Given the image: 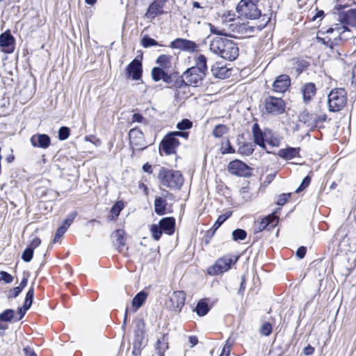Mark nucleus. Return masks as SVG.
Masks as SVG:
<instances>
[{"label":"nucleus","mask_w":356,"mask_h":356,"mask_svg":"<svg viewBox=\"0 0 356 356\" xmlns=\"http://www.w3.org/2000/svg\"><path fill=\"white\" fill-rule=\"evenodd\" d=\"M207 58L200 54L195 58V66L186 70L181 75V82L185 86L198 87L202 81L207 72Z\"/></svg>","instance_id":"f257e3e1"},{"label":"nucleus","mask_w":356,"mask_h":356,"mask_svg":"<svg viewBox=\"0 0 356 356\" xmlns=\"http://www.w3.org/2000/svg\"><path fill=\"white\" fill-rule=\"evenodd\" d=\"M210 50L220 57L229 60H234L238 56L236 44L227 38L216 36L210 42Z\"/></svg>","instance_id":"f03ea898"},{"label":"nucleus","mask_w":356,"mask_h":356,"mask_svg":"<svg viewBox=\"0 0 356 356\" xmlns=\"http://www.w3.org/2000/svg\"><path fill=\"white\" fill-rule=\"evenodd\" d=\"M158 179L163 186L174 189L180 188L184 181L180 172L170 170L165 168H161Z\"/></svg>","instance_id":"7ed1b4c3"},{"label":"nucleus","mask_w":356,"mask_h":356,"mask_svg":"<svg viewBox=\"0 0 356 356\" xmlns=\"http://www.w3.org/2000/svg\"><path fill=\"white\" fill-rule=\"evenodd\" d=\"M325 33H334L336 36L333 39L328 38L326 40L320 37H317L316 39L319 43L328 46L330 48H332L333 45L339 44V40H347L350 37V31L346 26L341 24H336L334 27L329 28Z\"/></svg>","instance_id":"20e7f679"},{"label":"nucleus","mask_w":356,"mask_h":356,"mask_svg":"<svg viewBox=\"0 0 356 356\" xmlns=\"http://www.w3.org/2000/svg\"><path fill=\"white\" fill-rule=\"evenodd\" d=\"M346 92L343 88H335L328 95V106L330 111H341L346 104Z\"/></svg>","instance_id":"39448f33"},{"label":"nucleus","mask_w":356,"mask_h":356,"mask_svg":"<svg viewBox=\"0 0 356 356\" xmlns=\"http://www.w3.org/2000/svg\"><path fill=\"white\" fill-rule=\"evenodd\" d=\"M237 260L238 257L235 256L225 255L218 259L212 266L209 267L207 273L212 276L220 275L230 269L232 265L234 264Z\"/></svg>","instance_id":"423d86ee"},{"label":"nucleus","mask_w":356,"mask_h":356,"mask_svg":"<svg viewBox=\"0 0 356 356\" xmlns=\"http://www.w3.org/2000/svg\"><path fill=\"white\" fill-rule=\"evenodd\" d=\"M255 29L254 26H250L248 23L241 22V20L238 19L233 24H228L226 31L229 33L228 36H231L233 33H237L242 37L249 38L252 36Z\"/></svg>","instance_id":"0eeeda50"},{"label":"nucleus","mask_w":356,"mask_h":356,"mask_svg":"<svg viewBox=\"0 0 356 356\" xmlns=\"http://www.w3.org/2000/svg\"><path fill=\"white\" fill-rule=\"evenodd\" d=\"M258 2L239 3L236 7L237 13L250 19H255L261 16V11L257 7Z\"/></svg>","instance_id":"6e6552de"},{"label":"nucleus","mask_w":356,"mask_h":356,"mask_svg":"<svg viewBox=\"0 0 356 356\" xmlns=\"http://www.w3.org/2000/svg\"><path fill=\"white\" fill-rule=\"evenodd\" d=\"M264 105L266 113L273 115L281 114L285 110V104L282 98L269 96L265 99Z\"/></svg>","instance_id":"1a4fd4ad"},{"label":"nucleus","mask_w":356,"mask_h":356,"mask_svg":"<svg viewBox=\"0 0 356 356\" xmlns=\"http://www.w3.org/2000/svg\"><path fill=\"white\" fill-rule=\"evenodd\" d=\"M130 145L133 149V154L136 152L143 151L147 145L145 143L144 136L141 131L138 129H132L129 133Z\"/></svg>","instance_id":"9d476101"},{"label":"nucleus","mask_w":356,"mask_h":356,"mask_svg":"<svg viewBox=\"0 0 356 356\" xmlns=\"http://www.w3.org/2000/svg\"><path fill=\"white\" fill-rule=\"evenodd\" d=\"M142 73V63L135 58L127 65L125 76L127 79L131 78L134 81H138L141 79Z\"/></svg>","instance_id":"9b49d317"},{"label":"nucleus","mask_w":356,"mask_h":356,"mask_svg":"<svg viewBox=\"0 0 356 356\" xmlns=\"http://www.w3.org/2000/svg\"><path fill=\"white\" fill-rule=\"evenodd\" d=\"M186 300V294L181 291L174 292L170 298L168 307L176 312H179L184 307Z\"/></svg>","instance_id":"f8f14e48"},{"label":"nucleus","mask_w":356,"mask_h":356,"mask_svg":"<svg viewBox=\"0 0 356 356\" xmlns=\"http://www.w3.org/2000/svg\"><path fill=\"white\" fill-rule=\"evenodd\" d=\"M179 145L178 139L169 134L163 139L160 145V151L164 152L168 155L172 154L175 152V149Z\"/></svg>","instance_id":"ddd939ff"},{"label":"nucleus","mask_w":356,"mask_h":356,"mask_svg":"<svg viewBox=\"0 0 356 356\" xmlns=\"http://www.w3.org/2000/svg\"><path fill=\"white\" fill-rule=\"evenodd\" d=\"M170 47L183 51H195L197 45L195 42L183 38H177L170 43Z\"/></svg>","instance_id":"4468645a"},{"label":"nucleus","mask_w":356,"mask_h":356,"mask_svg":"<svg viewBox=\"0 0 356 356\" xmlns=\"http://www.w3.org/2000/svg\"><path fill=\"white\" fill-rule=\"evenodd\" d=\"M15 38L9 31H6L0 35V47L2 51L10 54L14 51Z\"/></svg>","instance_id":"2eb2a0df"},{"label":"nucleus","mask_w":356,"mask_h":356,"mask_svg":"<svg viewBox=\"0 0 356 356\" xmlns=\"http://www.w3.org/2000/svg\"><path fill=\"white\" fill-rule=\"evenodd\" d=\"M252 132L253 135L254 143L261 148L266 149L265 142L268 141V140L266 139V132L263 131L257 123H254L252 125Z\"/></svg>","instance_id":"dca6fc26"},{"label":"nucleus","mask_w":356,"mask_h":356,"mask_svg":"<svg viewBox=\"0 0 356 356\" xmlns=\"http://www.w3.org/2000/svg\"><path fill=\"white\" fill-rule=\"evenodd\" d=\"M279 219L275 214H270L261 219L255 225L256 229L261 232L266 228H274L278 223Z\"/></svg>","instance_id":"f3484780"},{"label":"nucleus","mask_w":356,"mask_h":356,"mask_svg":"<svg viewBox=\"0 0 356 356\" xmlns=\"http://www.w3.org/2000/svg\"><path fill=\"white\" fill-rule=\"evenodd\" d=\"M31 143L35 147L47 149L51 143L49 136L47 134H36L31 136Z\"/></svg>","instance_id":"a211bd4d"},{"label":"nucleus","mask_w":356,"mask_h":356,"mask_svg":"<svg viewBox=\"0 0 356 356\" xmlns=\"http://www.w3.org/2000/svg\"><path fill=\"white\" fill-rule=\"evenodd\" d=\"M290 86V79L286 74H282L277 77L273 84V89L276 92H285Z\"/></svg>","instance_id":"6ab92c4d"},{"label":"nucleus","mask_w":356,"mask_h":356,"mask_svg":"<svg viewBox=\"0 0 356 356\" xmlns=\"http://www.w3.org/2000/svg\"><path fill=\"white\" fill-rule=\"evenodd\" d=\"M227 168L230 173L238 176H243L248 169L247 165L239 160L231 161Z\"/></svg>","instance_id":"aec40b11"},{"label":"nucleus","mask_w":356,"mask_h":356,"mask_svg":"<svg viewBox=\"0 0 356 356\" xmlns=\"http://www.w3.org/2000/svg\"><path fill=\"white\" fill-rule=\"evenodd\" d=\"M152 77L154 81L163 80L167 83H169L171 81V76L169 74L168 72L164 70L161 67H153L152 70Z\"/></svg>","instance_id":"412c9836"},{"label":"nucleus","mask_w":356,"mask_h":356,"mask_svg":"<svg viewBox=\"0 0 356 356\" xmlns=\"http://www.w3.org/2000/svg\"><path fill=\"white\" fill-rule=\"evenodd\" d=\"M302 98L305 103L309 102L315 96L316 88L313 83H307L304 84L301 88Z\"/></svg>","instance_id":"4be33fe9"},{"label":"nucleus","mask_w":356,"mask_h":356,"mask_svg":"<svg viewBox=\"0 0 356 356\" xmlns=\"http://www.w3.org/2000/svg\"><path fill=\"white\" fill-rule=\"evenodd\" d=\"M163 13V3L159 1H154L151 3L145 13V16L148 19H154L157 15Z\"/></svg>","instance_id":"5701e85b"},{"label":"nucleus","mask_w":356,"mask_h":356,"mask_svg":"<svg viewBox=\"0 0 356 356\" xmlns=\"http://www.w3.org/2000/svg\"><path fill=\"white\" fill-rule=\"evenodd\" d=\"M145 323L143 320L139 319L136 321V330H135V341L134 343L133 353L137 354L136 346H140V341L143 339V334L144 332Z\"/></svg>","instance_id":"b1692460"},{"label":"nucleus","mask_w":356,"mask_h":356,"mask_svg":"<svg viewBox=\"0 0 356 356\" xmlns=\"http://www.w3.org/2000/svg\"><path fill=\"white\" fill-rule=\"evenodd\" d=\"M159 224L166 234L171 235L174 233L175 221L173 218H164L159 221Z\"/></svg>","instance_id":"393cba45"},{"label":"nucleus","mask_w":356,"mask_h":356,"mask_svg":"<svg viewBox=\"0 0 356 356\" xmlns=\"http://www.w3.org/2000/svg\"><path fill=\"white\" fill-rule=\"evenodd\" d=\"M299 148L295 147L280 149L278 151L277 155L285 160H291L299 156Z\"/></svg>","instance_id":"a878e982"},{"label":"nucleus","mask_w":356,"mask_h":356,"mask_svg":"<svg viewBox=\"0 0 356 356\" xmlns=\"http://www.w3.org/2000/svg\"><path fill=\"white\" fill-rule=\"evenodd\" d=\"M172 56L163 54L157 58L156 63L159 65V67H161L168 72L170 68H172Z\"/></svg>","instance_id":"bb28decb"},{"label":"nucleus","mask_w":356,"mask_h":356,"mask_svg":"<svg viewBox=\"0 0 356 356\" xmlns=\"http://www.w3.org/2000/svg\"><path fill=\"white\" fill-rule=\"evenodd\" d=\"M112 236L115 239V244L118 247L119 252L125 244L124 231L123 229H117L113 233Z\"/></svg>","instance_id":"cd10ccee"},{"label":"nucleus","mask_w":356,"mask_h":356,"mask_svg":"<svg viewBox=\"0 0 356 356\" xmlns=\"http://www.w3.org/2000/svg\"><path fill=\"white\" fill-rule=\"evenodd\" d=\"M168 337L165 334H163L158 339L156 343V349L160 356H163L164 352L168 348Z\"/></svg>","instance_id":"c85d7f7f"},{"label":"nucleus","mask_w":356,"mask_h":356,"mask_svg":"<svg viewBox=\"0 0 356 356\" xmlns=\"http://www.w3.org/2000/svg\"><path fill=\"white\" fill-rule=\"evenodd\" d=\"M166 200L159 197L154 200V211L159 215H164L166 211Z\"/></svg>","instance_id":"c756f323"},{"label":"nucleus","mask_w":356,"mask_h":356,"mask_svg":"<svg viewBox=\"0 0 356 356\" xmlns=\"http://www.w3.org/2000/svg\"><path fill=\"white\" fill-rule=\"evenodd\" d=\"M316 118V114L309 113L307 111H304L300 114V120L307 124L308 126H315V119Z\"/></svg>","instance_id":"7c9ffc66"},{"label":"nucleus","mask_w":356,"mask_h":356,"mask_svg":"<svg viewBox=\"0 0 356 356\" xmlns=\"http://www.w3.org/2000/svg\"><path fill=\"white\" fill-rule=\"evenodd\" d=\"M254 145L252 143H243L238 147V152L242 155L250 156L254 150Z\"/></svg>","instance_id":"2f4dec72"},{"label":"nucleus","mask_w":356,"mask_h":356,"mask_svg":"<svg viewBox=\"0 0 356 356\" xmlns=\"http://www.w3.org/2000/svg\"><path fill=\"white\" fill-rule=\"evenodd\" d=\"M344 21L352 26H356V7L347 10L344 13Z\"/></svg>","instance_id":"473e14b6"},{"label":"nucleus","mask_w":356,"mask_h":356,"mask_svg":"<svg viewBox=\"0 0 356 356\" xmlns=\"http://www.w3.org/2000/svg\"><path fill=\"white\" fill-rule=\"evenodd\" d=\"M147 298V294L146 293L143 291L139 292L133 299L132 300V305L134 307H135L134 312L136 311L139 307L142 306L143 302Z\"/></svg>","instance_id":"72a5a7b5"},{"label":"nucleus","mask_w":356,"mask_h":356,"mask_svg":"<svg viewBox=\"0 0 356 356\" xmlns=\"http://www.w3.org/2000/svg\"><path fill=\"white\" fill-rule=\"evenodd\" d=\"M213 75L219 79H225L229 74V71L225 67H216L212 68Z\"/></svg>","instance_id":"f704fd0d"},{"label":"nucleus","mask_w":356,"mask_h":356,"mask_svg":"<svg viewBox=\"0 0 356 356\" xmlns=\"http://www.w3.org/2000/svg\"><path fill=\"white\" fill-rule=\"evenodd\" d=\"M209 306L207 302H206L204 300H200L197 306L195 311L198 316H204L206 315L209 312Z\"/></svg>","instance_id":"c9c22d12"},{"label":"nucleus","mask_w":356,"mask_h":356,"mask_svg":"<svg viewBox=\"0 0 356 356\" xmlns=\"http://www.w3.org/2000/svg\"><path fill=\"white\" fill-rule=\"evenodd\" d=\"M229 128L225 124H218L213 129L212 134L216 138H220L227 134Z\"/></svg>","instance_id":"e433bc0d"},{"label":"nucleus","mask_w":356,"mask_h":356,"mask_svg":"<svg viewBox=\"0 0 356 356\" xmlns=\"http://www.w3.org/2000/svg\"><path fill=\"white\" fill-rule=\"evenodd\" d=\"M150 232L152 236V238L159 241L161 238V234L163 232L159 224H153L150 227Z\"/></svg>","instance_id":"4c0bfd02"},{"label":"nucleus","mask_w":356,"mask_h":356,"mask_svg":"<svg viewBox=\"0 0 356 356\" xmlns=\"http://www.w3.org/2000/svg\"><path fill=\"white\" fill-rule=\"evenodd\" d=\"M34 296V289L31 286L28 292L26 293V298L24 300V310H28L32 305L33 299Z\"/></svg>","instance_id":"58836bf2"},{"label":"nucleus","mask_w":356,"mask_h":356,"mask_svg":"<svg viewBox=\"0 0 356 356\" xmlns=\"http://www.w3.org/2000/svg\"><path fill=\"white\" fill-rule=\"evenodd\" d=\"M222 23L225 28L228 27V24H233L234 21H236L238 19L234 18V15L228 12L227 13H225L222 16Z\"/></svg>","instance_id":"ea45409f"},{"label":"nucleus","mask_w":356,"mask_h":356,"mask_svg":"<svg viewBox=\"0 0 356 356\" xmlns=\"http://www.w3.org/2000/svg\"><path fill=\"white\" fill-rule=\"evenodd\" d=\"M232 214V212L230 211H226L224 214H222L218 216L217 220L215 222L213 225V227L215 229H218L220 225L227 219L229 218Z\"/></svg>","instance_id":"a19ab883"},{"label":"nucleus","mask_w":356,"mask_h":356,"mask_svg":"<svg viewBox=\"0 0 356 356\" xmlns=\"http://www.w3.org/2000/svg\"><path fill=\"white\" fill-rule=\"evenodd\" d=\"M124 207V204L122 201L117 202L111 208V213L113 218H116L119 216L120 211Z\"/></svg>","instance_id":"79ce46f5"},{"label":"nucleus","mask_w":356,"mask_h":356,"mask_svg":"<svg viewBox=\"0 0 356 356\" xmlns=\"http://www.w3.org/2000/svg\"><path fill=\"white\" fill-rule=\"evenodd\" d=\"M14 318V310L6 309L0 314V321H10Z\"/></svg>","instance_id":"37998d69"},{"label":"nucleus","mask_w":356,"mask_h":356,"mask_svg":"<svg viewBox=\"0 0 356 356\" xmlns=\"http://www.w3.org/2000/svg\"><path fill=\"white\" fill-rule=\"evenodd\" d=\"M247 236V233L245 230L242 229H237L233 231L232 236L234 241H242Z\"/></svg>","instance_id":"c03bdc74"},{"label":"nucleus","mask_w":356,"mask_h":356,"mask_svg":"<svg viewBox=\"0 0 356 356\" xmlns=\"http://www.w3.org/2000/svg\"><path fill=\"white\" fill-rule=\"evenodd\" d=\"M193 123L188 119H184L177 124V128L179 130L189 129L192 127Z\"/></svg>","instance_id":"a18cd8bd"},{"label":"nucleus","mask_w":356,"mask_h":356,"mask_svg":"<svg viewBox=\"0 0 356 356\" xmlns=\"http://www.w3.org/2000/svg\"><path fill=\"white\" fill-rule=\"evenodd\" d=\"M141 44L145 48L158 45L157 41L153 38H149L148 36H145L143 38Z\"/></svg>","instance_id":"49530a36"},{"label":"nucleus","mask_w":356,"mask_h":356,"mask_svg":"<svg viewBox=\"0 0 356 356\" xmlns=\"http://www.w3.org/2000/svg\"><path fill=\"white\" fill-rule=\"evenodd\" d=\"M33 255V250H32V248L28 247L24 250L22 258L25 262H29L32 259Z\"/></svg>","instance_id":"de8ad7c7"},{"label":"nucleus","mask_w":356,"mask_h":356,"mask_svg":"<svg viewBox=\"0 0 356 356\" xmlns=\"http://www.w3.org/2000/svg\"><path fill=\"white\" fill-rule=\"evenodd\" d=\"M70 129L67 127H62L58 131V138L60 140H66L70 136Z\"/></svg>","instance_id":"09e8293b"},{"label":"nucleus","mask_w":356,"mask_h":356,"mask_svg":"<svg viewBox=\"0 0 356 356\" xmlns=\"http://www.w3.org/2000/svg\"><path fill=\"white\" fill-rule=\"evenodd\" d=\"M67 228L65 227L64 226L61 225L59 227L56 232V234L54 236V243H56L59 241V240L63 237L65 232L67 231Z\"/></svg>","instance_id":"8fccbe9b"},{"label":"nucleus","mask_w":356,"mask_h":356,"mask_svg":"<svg viewBox=\"0 0 356 356\" xmlns=\"http://www.w3.org/2000/svg\"><path fill=\"white\" fill-rule=\"evenodd\" d=\"M272 332V325L269 323H265L262 325L260 332L264 336H269Z\"/></svg>","instance_id":"3c124183"},{"label":"nucleus","mask_w":356,"mask_h":356,"mask_svg":"<svg viewBox=\"0 0 356 356\" xmlns=\"http://www.w3.org/2000/svg\"><path fill=\"white\" fill-rule=\"evenodd\" d=\"M3 281L6 284H10L13 281V277L6 271L0 272V281Z\"/></svg>","instance_id":"603ef678"},{"label":"nucleus","mask_w":356,"mask_h":356,"mask_svg":"<svg viewBox=\"0 0 356 356\" xmlns=\"http://www.w3.org/2000/svg\"><path fill=\"white\" fill-rule=\"evenodd\" d=\"M76 216V213L75 211L70 213L67 216V218L64 220L63 224L62 225L68 229V227L70 226V225L74 221Z\"/></svg>","instance_id":"864d4df0"},{"label":"nucleus","mask_w":356,"mask_h":356,"mask_svg":"<svg viewBox=\"0 0 356 356\" xmlns=\"http://www.w3.org/2000/svg\"><path fill=\"white\" fill-rule=\"evenodd\" d=\"M22 291V290L19 286H16L7 292V298L8 299L16 298Z\"/></svg>","instance_id":"5fc2aeb1"},{"label":"nucleus","mask_w":356,"mask_h":356,"mask_svg":"<svg viewBox=\"0 0 356 356\" xmlns=\"http://www.w3.org/2000/svg\"><path fill=\"white\" fill-rule=\"evenodd\" d=\"M232 345L233 341L230 339H228L225 342L221 353L226 355V356H229Z\"/></svg>","instance_id":"6e6d98bb"},{"label":"nucleus","mask_w":356,"mask_h":356,"mask_svg":"<svg viewBox=\"0 0 356 356\" xmlns=\"http://www.w3.org/2000/svg\"><path fill=\"white\" fill-rule=\"evenodd\" d=\"M226 29H227V27L225 28L223 26V28L220 30L218 28H216L215 26H213L211 28V31L212 33H215V34H216V35H218V36H220V37H221V35L228 36L229 33H227V31H226Z\"/></svg>","instance_id":"4d7b16f0"},{"label":"nucleus","mask_w":356,"mask_h":356,"mask_svg":"<svg viewBox=\"0 0 356 356\" xmlns=\"http://www.w3.org/2000/svg\"><path fill=\"white\" fill-rule=\"evenodd\" d=\"M310 181H311V178H310L309 176L305 177L303 179V180H302L301 184L300 185V186L297 188L296 192L297 193H298L300 191H302V190H304L305 188H307L309 186V184L310 183Z\"/></svg>","instance_id":"13d9d810"},{"label":"nucleus","mask_w":356,"mask_h":356,"mask_svg":"<svg viewBox=\"0 0 356 356\" xmlns=\"http://www.w3.org/2000/svg\"><path fill=\"white\" fill-rule=\"evenodd\" d=\"M220 151H221V153L222 154H232V153H234L235 152V150L232 147L231 144H230V142L229 141V140H227V147H222L221 149H220Z\"/></svg>","instance_id":"bf43d9fd"},{"label":"nucleus","mask_w":356,"mask_h":356,"mask_svg":"<svg viewBox=\"0 0 356 356\" xmlns=\"http://www.w3.org/2000/svg\"><path fill=\"white\" fill-rule=\"evenodd\" d=\"M290 193L282 194L277 200V204L284 205L286 202L287 200L290 197Z\"/></svg>","instance_id":"052dcab7"},{"label":"nucleus","mask_w":356,"mask_h":356,"mask_svg":"<svg viewBox=\"0 0 356 356\" xmlns=\"http://www.w3.org/2000/svg\"><path fill=\"white\" fill-rule=\"evenodd\" d=\"M306 248H305L304 246L300 247L296 251L297 257H299L300 259L304 258L306 254Z\"/></svg>","instance_id":"680f3d73"},{"label":"nucleus","mask_w":356,"mask_h":356,"mask_svg":"<svg viewBox=\"0 0 356 356\" xmlns=\"http://www.w3.org/2000/svg\"><path fill=\"white\" fill-rule=\"evenodd\" d=\"M241 194L242 195V197L244 199L245 202H247L250 200V197L248 195V190L247 188L243 187L240 191Z\"/></svg>","instance_id":"e2e57ef3"},{"label":"nucleus","mask_w":356,"mask_h":356,"mask_svg":"<svg viewBox=\"0 0 356 356\" xmlns=\"http://www.w3.org/2000/svg\"><path fill=\"white\" fill-rule=\"evenodd\" d=\"M327 119V116L325 114H321V115H316V118L315 119V126L314 127H316L318 126V124L320 123V122H323L324 121H325Z\"/></svg>","instance_id":"0e129e2a"},{"label":"nucleus","mask_w":356,"mask_h":356,"mask_svg":"<svg viewBox=\"0 0 356 356\" xmlns=\"http://www.w3.org/2000/svg\"><path fill=\"white\" fill-rule=\"evenodd\" d=\"M41 243V241L39 238H35L31 241V243L29 248H32V250H34V249L37 247H38Z\"/></svg>","instance_id":"69168bd1"},{"label":"nucleus","mask_w":356,"mask_h":356,"mask_svg":"<svg viewBox=\"0 0 356 356\" xmlns=\"http://www.w3.org/2000/svg\"><path fill=\"white\" fill-rule=\"evenodd\" d=\"M174 137L177 138L178 136L183 137L184 138H187L188 136V133L186 131H174L170 133Z\"/></svg>","instance_id":"338daca9"},{"label":"nucleus","mask_w":356,"mask_h":356,"mask_svg":"<svg viewBox=\"0 0 356 356\" xmlns=\"http://www.w3.org/2000/svg\"><path fill=\"white\" fill-rule=\"evenodd\" d=\"M314 348L311 346L310 345H308L307 346H306L303 350V353L305 355H311L314 353Z\"/></svg>","instance_id":"774afa93"}]
</instances>
